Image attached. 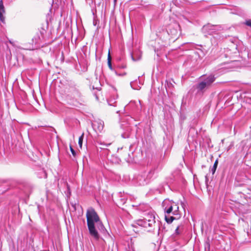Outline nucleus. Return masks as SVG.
Masks as SVG:
<instances>
[{"instance_id":"nucleus-30","label":"nucleus","mask_w":251,"mask_h":251,"mask_svg":"<svg viewBox=\"0 0 251 251\" xmlns=\"http://www.w3.org/2000/svg\"><path fill=\"white\" fill-rule=\"evenodd\" d=\"M154 70L153 69V73H152V75H154Z\"/></svg>"},{"instance_id":"nucleus-13","label":"nucleus","mask_w":251,"mask_h":251,"mask_svg":"<svg viewBox=\"0 0 251 251\" xmlns=\"http://www.w3.org/2000/svg\"><path fill=\"white\" fill-rule=\"evenodd\" d=\"M138 180L139 184L140 185H144L148 183L147 181L142 176H139L138 177Z\"/></svg>"},{"instance_id":"nucleus-10","label":"nucleus","mask_w":251,"mask_h":251,"mask_svg":"<svg viewBox=\"0 0 251 251\" xmlns=\"http://www.w3.org/2000/svg\"><path fill=\"white\" fill-rule=\"evenodd\" d=\"M132 60L134 61L139 60L142 57V53L140 50H135L131 54Z\"/></svg>"},{"instance_id":"nucleus-1","label":"nucleus","mask_w":251,"mask_h":251,"mask_svg":"<svg viewBox=\"0 0 251 251\" xmlns=\"http://www.w3.org/2000/svg\"><path fill=\"white\" fill-rule=\"evenodd\" d=\"M178 209V205L174 202H172L170 207L166 209L164 212L165 219L168 224H171L174 220L180 218V214Z\"/></svg>"},{"instance_id":"nucleus-32","label":"nucleus","mask_w":251,"mask_h":251,"mask_svg":"<svg viewBox=\"0 0 251 251\" xmlns=\"http://www.w3.org/2000/svg\"><path fill=\"white\" fill-rule=\"evenodd\" d=\"M78 96H80V94L78 92Z\"/></svg>"},{"instance_id":"nucleus-5","label":"nucleus","mask_w":251,"mask_h":251,"mask_svg":"<svg viewBox=\"0 0 251 251\" xmlns=\"http://www.w3.org/2000/svg\"><path fill=\"white\" fill-rule=\"evenodd\" d=\"M178 28L179 25L175 24L173 25H170L167 32L173 39L176 40L178 36Z\"/></svg>"},{"instance_id":"nucleus-21","label":"nucleus","mask_w":251,"mask_h":251,"mask_svg":"<svg viewBox=\"0 0 251 251\" xmlns=\"http://www.w3.org/2000/svg\"><path fill=\"white\" fill-rule=\"evenodd\" d=\"M134 84H135V82H130V85H131V87L133 89H138V88L136 87H135L134 86Z\"/></svg>"},{"instance_id":"nucleus-26","label":"nucleus","mask_w":251,"mask_h":251,"mask_svg":"<svg viewBox=\"0 0 251 251\" xmlns=\"http://www.w3.org/2000/svg\"><path fill=\"white\" fill-rule=\"evenodd\" d=\"M218 160H216L214 164V166L215 167H217V166H218Z\"/></svg>"},{"instance_id":"nucleus-11","label":"nucleus","mask_w":251,"mask_h":251,"mask_svg":"<svg viewBox=\"0 0 251 251\" xmlns=\"http://www.w3.org/2000/svg\"><path fill=\"white\" fill-rule=\"evenodd\" d=\"M183 231V225L182 223L179 224L175 229L174 235L175 236H178L180 235Z\"/></svg>"},{"instance_id":"nucleus-8","label":"nucleus","mask_w":251,"mask_h":251,"mask_svg":"<svg viewBox=\"0 0 251 251\" xmlns=\"http://www.w3.org/2000/svg\"><path fill=\"white\" fill-rule=\"evenodd\" d=\"M5 14V8L2 0H0V21L2 23H5V17L4 15Z\"/></svg>"},{"instance_id":"nucleus-18","label":"nucleus","mask_w":251,"mask_h":251,"mask_svg":"<svg viewBox=\"0 0 251 251\" xmlns=\"http://www.w3.org/2000/svg\"><path fill=\"white\" fill-rule=\"evenodd\" d=\"M70 151L74 156H75L76 153L75 150L73 149L72 147L71 146H70Z\"/></svg>"},{"instance_id":"nucleus-3","label":"nucleus","mask_w":251,"mask_h":251,"mask_svg":"<svg viewBox=\"0 0 251 251\" xmlns=\"http://www.w3.org/2000/svg\"><path fill=\"white\" fill-rule=\"evenodd\" d=\"M87 223L88 225L95 224L99 221V217L93 208H89L86 212Z\"/></svg>"},{"instance_id":"nucleus-22","label":"nucleus","mask_w":251,"mask_h":251,"mask_svg":"<svg viewBox=\"0 0 251 251\" xmlns=\"http://www.w3.org/2000/svg\"><path fill=\"white\" fill-rule=\"evenodd\" d=\"M34 39L35 40V43H38L39 42V40H40V37L38 35L37 37H35Z\"/></svg>"},{"instance_id":"nucleus-29","label":"nucleus","mask_w":251,"mask_h":251,"mask_svg":"<svg viewBox=\"0 0 251 251\" xmlns=\"http://www.w3.org/2000/svg\"><path fill=\"white\" fill-rule=\"evenodd\" d=\"M205 180H206V181L208 180V178H207V176H205Z\"/></svg>"},{"instance_id":"nucleus-6","label":"nucleus","mask_w":251,"mask_h":251,"mask_svg":"<svg viewBox=\"0 0 251 251\" xmlns=\"http://www.w3.org/2000/svg\"><path fill=\"white\" fill-rule=\"evenodd\" d=\"M87 226L89 233L91 236H93L94 239L98 240L99 239L100 236L97 230L96 229L95 224L88 225Z\"/></svg>"},{"instance_id":"nucleus-15","label":"nucleus","mask_w":251,"mask_h":251,"mask_svg":"<svg viewBox=\"0 0 251 251\" xmlns=\"http://www.w3.org/2000/svg\"><path fill=\"white\" fill-rule=\"evenodd\" d=\"M84 137V133H82V135L79 137L78 139V144L79 147L81 148L82 145V142L83 140Z\"/></svg>"},{"instance_id":"nucleus-2","label":"nucleus","mask_w":251,"mask_h":251,"mask_svg":"<svg viewBox=\"0 0 251 251\" xmlns=\"http://www.w3.org/2000/svg\"><path fill=\"white\" fill-rule=\"evenodd\" d=\"M215 77L213 75H210L204 78L199 82L196 86L198 93H204L206 89L209 88L215 80Z\"/></svg>"},{"instance_id":"nucleus-16","label":"nucleus","mask_w":251,"mask_h":251,"mask_svg":"<svg viewBox=\"0 0 251 251\" xmlns=\"http://www.w3.org/2000/svg\"><path fill=\"white\" fill-rule=\"evenodd\" d=\"M214 25H204L203 26V29L204 30H208V29H212V28L214 27Z\"/></svg>"},{"instance_id":"nucleus-19","label":"nucleus","mask_w":251,"mask_h":251,"mask_svg":"<svg viewBox=\"0 0 251 251\" xmlns=\"http://www.w3.org/2000/svg\"><path fill=\"white\" fill-rule=\"evenodd\" d=\"M153 174V172H152V171L150 172L147 176L148 178L151 179V177L152 176Z\"/></svg>"},{"instance_id":"nucleus-9","label":"nucleus","mask_w":251,"mask_h":251,"mask_svg":"<svg viewBox=\"0 0 251 251\" xmlns=\"http://www.w3.org/2000/svg\"><path fill=\"white\" fill-rule=\"evenodd\" d=\"M126 149V151H125L124 153L123 154V158L127 162H131L133 161V151H131L130 153L127 152V149Z\"/></svg>"},{"instance_id":"nucleus-20","label":"nucleus","mask_w":251,"mask_h":251,"mask_svg":"<svg viewBox=\"0 0 251 251\" xmlns=\"http://www.w3.org/2000/svg\"><path fill=\"white\" fill-rule=\"evenodd\" d=\"M107 63H108V67L109 68V69L111 70H113V67H112V66L111 62L109 61H107Z\"/></svg>"},{"instance_id":"nucleus-24","label":"nucleus","mask_w":251,"mask_h":251,"mask_svg":"<svg viewBox=\"0 0 251 251\" xmlns=\"http://www.w3.org/2000/svg\"><path fill=\"white\" fill-rule=\"evenodd\" d=\"M246 24L248 26H249L251 27V20H249L248 21H247L246 22Z\"/></svg>"},{"instance_id":"nucleus-25","label":"nucleus","mask_w":251,"mask_h":251,"mask_svg":"<svg viewBox=\"0 0 251 251\" xmlns=\"http://www.w3.org/2000/svg\"><path fill=\"white\" fill-rule=\"evenodd\" d=\"M107 61H111V56H110V52H109L108 53V58H107Z\"/></svg>"},{"instance_id":"nucleus-7","label":"nucleus","mask_w":251,"mask_h":251,"mask_svg":"<svg viewBox=\"0 0 251 251\" xmlns=\"http://www.w3.org/2000/svg\"><path fill=\"white\" fill-rule=\"evenodd\" d=\"M93 128L96 131L101 132L104 126V123L102 121L98 120L92 124Z\"/></svg>"},{"instance_id":"nucleus-12","label":"nucleus","mask_w":251,"mask_h":251,"mask_svg":"<svg viewBox=\"0 0 251 251\" xmlns=\"http://www.w3.org/2000/svg\"><path fill=\"white\" fill-rule=\"evenodd\" d=\"M173 201L166 199L162 203V206L164 212L166 211V209H168L170 206L171 205V203Z\"/></svg>"},{"instance_id":"nucleus-4","label":"nucleus","mask_w":251,"mask_h":251,"mask_svg":"<svg viewBox=\"0 0 251 251\" xmlns=\"http://www.w3.org/2000/svg\"><path fill=\"white\" fill-rule=\"evenodd\" d=\"M155 216H152V219H143L139 220L137 221V224L139 226L147 228L148 227H151L152 225H155Z\"/></svg>"},{"instance_id":"nucleus-14","label":"nucleus","mask_w":251,"mask_h":251,"mask_svg":"<svg viewBox=\"0 0 251 251\" xmlns=\"http://www.w3.org/2000/svg\"><path fill=\"white\" fill-rule=\"evenodd\" d=\"M96 226L100 230H103L104 228V227L102 223V222L99 219V221L96 223Z\"/></svg>"},{"instance_id":"nucleus-27","label":"nucleus","mask_w":251,"mask_h":251,"mask_svg":"<svg viewBox=\"0 0 251 251\" xmlns=\"http://www.w3.org/2000/svg\"><path fill=\"white\" fill-rule=\"evenodd\" d=\"M118 67L119 68H125L126 67V66L125 65H121V66H118Z\"/></svg>"},{"instance_id":"nucleus-28","label":"nucleus","mask_w":251,"mask_h":251,"mask_svg":"<svg viewBox=\"0 0 251 251\" xmlns=\"http://www.w3.org/2000/svg\"><path fill=\"white\" fill-rule=\"evenodd\" d=\"M115 74H116V75H120V74H118V73H117L116 71H115Z\"/></svg>"},{"instance_id":"nucleus-31","label":"nucleus","mask_w":251,"mask_h":251,"mask_svg":"<svg viewBox=\"0 0 251 251\" xmlns=\"http://www.w3.org/2000/svg\"><path fill=\"white\" fill-rule=\"evenodd\" d=\"M117 2V0H114V2L115 3Z\"/></svg>"},{"instance_id":"nucleus-23","label":"nucleus","mask_w":251,"mask_h":251,"mask_svg":"<svg viewBox=\"0 0 251 251\" xmlns=\"http://www.w3.org/2000/svg\"><path fill=\"white\" fill-rule=\"evenodd\" d=\"M216 169H217V167H215L214 166H213L212 168L211 169V172H212V175H213L215 173Z\"/></svg>"},{"instance_id":"nucleus-17","label":"nucleus","mask_w":251,"mask_h":251,"mask_svg":"<svg viewBox=\"0 0 251 251\" xmlns=\"http://www.w3.org/2000/svg\"><path fill=\"white\" fill-rule=\"evenodd\" d=\"M99 143L100 144V145H104V146H105L106 147H108L109 146H110L111 143H104V142H102L101 141H100V142H99Z\"/></svg>"}]
</instances>
